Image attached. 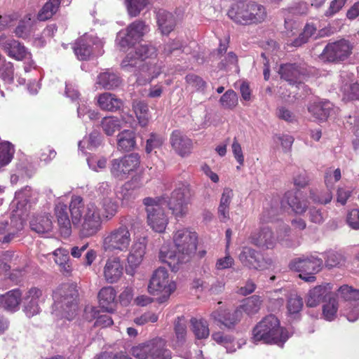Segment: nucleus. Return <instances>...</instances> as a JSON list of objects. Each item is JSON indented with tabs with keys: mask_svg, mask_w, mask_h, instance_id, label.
Segmentation results:
<instances>
[{
	"mask_svg": "<svg viewBox=\"0 0 359 359\" xmlns=\"http://www.w3.org/2000/svg\"><path fill=\"white\" fill-rule=\"evenodd\" d=\"M172 240L176 250L163 245L160 250L159 259L167 264L172 271H177L180 264L188 262L195 255L198 236L195 231L182 228L173 233Z\"/></svg>",
	"mask_w": 359,
	"mask_h": 359,
	"instance_id": "obj_1",
	"label": "nucleus"
},
{
	"mask_svg": "<svg viewBox=\"0 0 359 359\" xmlns=\"http://www.w3.org/2000/svg\"><path fill=\"white\" fill-rule=\"evenodd\" d=\"M72 222L81 238L95 236L102 226L100 209L95 202L83 204L80 196H73L69 204Z\"/></svg>",
	"mask_w": 359,
	"mask_h": 359,
	"instance_id": "obj_2",
	"label": "nucleus"
},
{
	"mask_svg": "<svg viewBox=\"0 0 359 359\" xmlns=\"http://www.w3.org/2000/svg\"><path fill=\"white\" fill-rule=\"evenodd\" d=\"M228 16L238 25H257L267 20L268 13L266 8L257 1H239L231 5Z\"/></svg>",
	"mask_w": 359,
	"mask_h": 359,
	"instance_id": "obj_3",
	"label": "nucleus"
},
{
	"mask_svg": "<svg viewBox=\"0 0 359 359\" xmlns=\"http://www.w3.org/2000/svg\"><path fill=\"white\" fill-rule=\"evenodd\" d=\"M78 291L73 285L65 284L53 293L52 314L57 318L72 320L78 312Z\"/></svg>",
	"mask_w": 359,
	"mask_h": 359,
	"instance_id": "obj_4",
	"label": "nucleus"
},
{
	"mask_svg": "<svg viewBox=\"0 0 359 359\" xmlns=\"http://www.w3.org/2000/svg\"><path fill=\"white\" fill-rule=\"evenodd\" d=\"M288 338V332L280 327L278 319L273 315L263 318L252 331V340L255 342L263 341L266 344L282 346Z\"/></svg>",
	"mask_w": 359,
	"mask_h": 359,
	"instance_id": "obj_5",
	"label": "nucleus"
},
{
	"mask_svg": "<svg viewBox=\"0 0 359 359\" xmlns=\"http://www.w3.org/2000/svg\"><path fill=\"white\" fill-rule=\"evenodd\" d=\"M176 289L175 280L164 267H158L153 272L147 285L148 293L156 297L159 304L167 302Z\"/></svg>",
	"mask_w": 359,
	"mask_h": 359,
	"instance_id": "obj_6",
	"label": "nucleus"
},
{
	"mask_svg": "<svg viewBox=\"0 0 359 359\" xmlns=\"http://www.w3.org/2000/svg\"><path fill=\"white\" fill-rule=\"evenodd\" d=\"M166 201L163 198L147 197L143 200L147 214V224L155 232H164L168 224L165 211Z\"/></svg>",
	"mask_w": 359,
	"mask_h": 359,
	"instance_id": "obj_7",
	"label": "nucleus"
},
{
	"mask_svg": "<svg viewBox=\"0 0 359 359\" xmlns=\"http://www.w3.org/2000/svg\"><path fill=\"white\" fill-rule=\"evenodd\" d=\"M130 354L136 359H171L172 354L166 348V341L155 338L131 348Z\"/></svg>",
	"mask_w": 359,
	"mask_h": 359,
	"instance_id": "obj_8",
	"label": "nucleus"
},
{
	"mask_svg": "<svg viewBox=\"0 0 359 359\" xmlns=\"http://www.w3.org/2000/svg\"><path fill=\"white\" fill-rule=\"evenodd\" d=\"M131 233L126 226H120L108 232L102 239V248L106 252L118 254L128 250Z\"/></svg>",
	"mask_w": 359,
	"mask_h": 359,
	"instance_id": "obj_9",
	"label": "nucleus"
},
{
	"mask_svg": "<svg viewBox=\"0 0 359 359\" xmlns=\"http://www.w3.org/2000/svg\"><path fill=\"white\" fill-rule=\"evenodd\" d=\"M140 156L137 153L126 154L113 158L109 163L111 175L115 180L123 181L133 175L140 167Z\"/></svg>",
	"mask_w": 359,
	"mask_h": 359,
	"instance_id": "obj_10",
	"label": "nucleus"
},
{
	"mask_svg": "<svg viewBox=\"0 0 359 359\" xmlns=\"http://www.w3.org/2000/svg\"><path fill=\"white\" fill-rule=\"evenodd\" d=\"M191 196L187 183L180 182L176 185L168 201V205L177 219L182 218L187 215Z\"/></svg>",
	"mask_w": 359,
	"mask_h": 359,
	"instance_id": "obj_11",
	"label": "nucleus"
},
{
	"mask_svg": "<svg viewBox=\"0 0 359 359\" xmlns=\"http://www.w3.org/2000/svg\"><path fill=\"white\" fill-rule=\"evenodd\" d=\"M156 56V50L152 46H140L135 51H130L121 64L126 72L137 73L143 62L149 57Z\"/></svg>",
	"mask_w": 359,
	"mask_h": 359,
	"instance_id": "obj_12",
	"label": "nucleus"
},
{
	"mask_svg": "<svg viewBox=\"0 0 359 359\" xmlns=\"http://www.w3.org/2000/svg\"><path fill=\"white\" fill-rule=\"evenodd\" d=\"M46 300V295L40 288L32 287L22 294V308L25 316L30 318L39 315L41 305Z\"/></svg>",
	"mask_w": 359,
	"mask_h": 359,
	"instance_id": "obj_13",
	"label": "nucleus"
},
{
	"mask_svg": "<svg viewBox=\"0 0 359 359\" xmlns=\"http://www.w3.org/2000/svg\"><path fill=\"white\" fill-rule=\"evenodd\" d=\"M103 42L93 35H84L80 38L74 46V51L77 58L81 60H88L91 55L102 54Z\"/></svg>",
	"mask_w": 359,
	"mask_h": 359,
	"instance_id": "obj_14",
	"label": "nucleus"
},
{
	"mask_svg": "<svg viewBox=\"0 0 359 359\" xmlns=\"http://www.w3.org/2000/svg\"><path fill=\"white\" fill-rule=\"evenodd\" d=\"M353 46L348 41L341 39L328 43L320 55L322 60L338 62L346 60L352 53Z\"/></svg>",
	"mask_w": 359,
	"mask_h": 359,
	"instance_id": "obj_15",
	"label": "nucleus"
},
{
	"mask_svg": "<svg viewBox=\"0 0 359 359\" xmlns=\"http://www.w3.org/2000/svg\"><path fill=\"white\" fill-rule=\"evenodd\" d=\"M238 259L244 266L260 271L270 268L273 263L271 258L263 257L257 250L248 246L242 248Z\"/></svg>",
	"mask_w": 359,
	"mask_h": 359,
	"instance_id": "obj_16",
	"label": "nucleus"
},
{
	"mask_svg": "<svg viewBox=\"0 0 359 359\" xmlns=\"http://www.w3.org/2000/svg\"><path fill=\"white\" fill-rule=\"evenodd\" d=\"M147 241L146 237L135 238L129 248L127 255V273L133 276L136 269L142 264L147 250Z\"/></svg>",
	"mask_w": 359,
	"mask_h": 359,
	"instance_id": "obj_17",
	"label": "nucleus"
},
{
	"mask_svg": "<svg viewBox=\"0 0 359 359\" xmlns=\"http://www.w3.org/2000/svg\"><path fill=\"white\" fill-rule=\"evenodd\" d=\"M0 48L11 58L18 61L31 59V53L20 42L5 34H0Z\"/></svg>",
	"mask_w": 359,
	"mask_h": 359,
	"instance_id": "obj_18",
	"label": "nucleus"
},
{
	"mask_svg": "<svg viewBox=\"0 0 359 359\" xmlns=\"http://www.w3.org/2000/svg\"><path fill=\"white\" fill-rule=\"evenodd\" d=\"M148 31L147 26L142 21H135L130 24L126 32L121 31L116 37V43L121 48H126L134 44Z\"/></svg>",
	"mask_w": 359,
	"mask_h": 359,
	"instance_id": "obj_19",
	"label": "nucleus"
},
{
	"mask_svg": "<svg viewBox=\"0 0 359 359\" xmlns=\"http://www.w3.org/2000/svg\"><path fill=\"white\" fill-rule=\"evenodd\" d=\"M322 267L323 260L312 255L294 259L290 264L292 270L304 273H316Z\"/></svg>",
	"mask_w": 359,
	"mask_h": 359,
	"instance_id": "obj_20",
	"label": "nucleus"
},
{
	"mask_svg": "<svg viewBox=\"0 0 359 359\" xmlns=\"http://www.w3.org/2000/svg\"><path fill=\"white\" fill-rule=\"evenodd\" d=\"M156 56L148 58L149 60H144L140 69L136 73L137 82L140 85H144L150 83L153 79L157 78L161 73V65L156 62Z\"/></svg>",
	"mask_w": 359,
	"mask_h": 359,
	"instance_id": "obj_21",
	"label": "nucleus"
},
{
	"mask_svg": "<svg viewBox=\"0 0 359 359\" xmlns=\"http://www.w3.org/2000/svg\"><path fill=\"white\" fill-rule=\"evenodd\" d=\"M308 8L309 7L306 3L298 2L295 4L292 7L289 8L287 10H283L282 11L285 17V34L287 37L290 38L294 36L297 32L299 28L298 23L292 19H290L287 14H306L308 11Z\"/></svg>",
	"mask_w": 359,
	"mask_h": 359,
	"instance_id": "obj_22",
	"label": "nucleus"
},
{
	"mask_svg": "<svg viewBox=\"0 0 359 359\" xmlns=\"http://www.w3.org/2000/svg\"><path fill=\"white\" fill-rule=\"evenodd\" d=\"M123 275V266L118 257H111L103 267V276L109 283H117Z\"/></svg>",
	"mask_w": 359,
	"mask_h": 359,
	"instance_id": "obj_23",
	"label": "nucleus"
},
{
	"mask_svg": "<svg viewBox=\"0 0 359 359\" xmlns=\"http://www.w3.org/2000/svg\"><path fill=\"white\" fill-rule=\"evenodd\" d=\"M332 286L330 283L317 285L311 289L306 295V304L309 307H316L332 294Z\"/></svg>",
	"mask_w": 359,
	"mask_h": 359,
	"instance_id": "obj_24",
	"label": "nucleus"
},
{
	"mask_svg": "<svg viewBox=\"0 0 359 359\" xmlns=\"http://www.w3.org/2000/svg\"><path fill=\"white\" fill-rule=\"evenodd\" d=\"M251 243L263 249H273L277 243L278 238H275L272 231L268 227L261 229L258 232H255L250 237Z\"/></svg>",
	"mask_w": 359,
	"mask_h": 359,
	"instance_id": "obj_25",
	"label": "nucleus"
},
{
	"mask_svg": "<svg viewBox=\"0 0 359 359\" xmlns=\"http://www.w3.org/2000/svg\"><path fill=\"white\" fill-rule=\"evenodd\" d=\"M8 220L0 221V236H4L0 238L2 243L10 242L17 233L23 229V222L21 219L13 217Z\"/></svg>",
	"mask_w": 359,
	"mask_h": 359,
	"instance_id": "obj_26",
	"label": "nucleus"
},
{
	"mask_svg": "<svg viewBox=\"0 0 359 359\" xmlns=\"http://www.w3.org/2000/svg\"><path fill=\"white\" fill-rule=\"evenodd\" d=\"M170 142L172 149L181 156L189 155L192 149V140L180 130L172 133Z\"/></svg>",
	"mask_w": 359,
	"mask_h": 359,
	"instance_id": "obj_27",
	"label": "nucleus"
},
{
	"mask_svg": "<svg viewBox=\"0 0 359 359\" xmlns=\"http://www.w3.org/2000/svg\"><path fill=\"white\" fill-rule=\"evenodd\" d=\"M341 177V172L339 168L332 169L328 168L325 172V183L329 191L326 193L325 197L316 198L314 196H311L313 201L320 203L327 204L332 201V194L331 190L334 189L336 182L340 180Z\"/></svg>",
	"mask_w": 359,
	"mask_h": 359,
	"instance_id": "obj_28",
	"label": "nucleus"
},
{
	"mask_svg": "<svg viewBox=\"0 0 359 359\" xmlns=\"http://www.w3.org/2000/svg\"><path fill=\"white\" fill-rule=\"evenodd\" d=\"M55 215L61 235L64 237H68L72 233V222H71L69 219L67 205L62 202H58L55 205Z\"/></svg>",
	"mask_w": 359,
	"mask_h": 359,
	"instance_id": "obj_29",
	"label": "nucleus"
},
{
	"mask_svg": "<svg viewBox=\"0 0 359 359\" xmlns=\"http://www.w3.org/2000/svg\"><path fill=\"white\" fill-rule=\"evenodd\" d=\"M211 317L228 328L234 327L243 318L242 311L238 308L232 313L222 309L215 311Z\"/></svg>",
	"mask_w": 359,
	"mask_h": 359,
	"instance_id": "obj_30",
	"label": "nucleus"
},
{
	"mask_svg": "<svg viewBox=\"0 0 359 359\" xmlns=\"http://www.w3.org/2000/svg\"><path fill=\"white\" fill-rule=\"evenodd\" d=\"M20 302L22 303V292L19 289L12 290L0 296L1 306L8 311H18Z\"/></svg>",
	"mask_w": 359,
	"mask_h": 359,
	"instance_id": "obj_31",
	"label": "nucleus"
},
{
	"mask_svg": "<svg viewBox=\"0 0 359 359\" xmlns=\"http://www.w3.org/2000/svg\"><path fill=\"white\" fill-rule=\"evenodd\" d=\"M116 296V291L111 286L101 289L98 294V299L102 309L107 313H112L115 310Z\"/></svg>",
	"mask_w": 359,
	"mask_h": 359,
	"instance_id": "obj_32",
	"label": "nucleus"
},
{
	"mask_svg": "<svg viewBox=\"0 0 359 359\" xmlns=\"http://www.w3.org/2000/svg\"><path fill=\"white\" fill-rule=\"evenodd\" d=\"M332 109V104L329 101H315L308 106L309 112L317 120L325 121Z\"/></svg>",
	"mask_w": 359,
	"mask_h": 359,
	"instance_id": "obj_33",
	"label": "nucleus"
},
{
	"mask_svg": "<svg viewBox=\"0 0 359 359\" xmlns=\"http://www.w3.org/2000/svg\"><path fill=\"white\" fill-rule=\"evenodd\" d=\"M132 118L131 116L126 118L124 116L120 119L116 116H106L102 119L101 127L104 133L108 135H112L116 131L120 130L122 127V123H129L130 119Z\"/></svg>",
	"mask_w": 359,
	"mask_h": 359,
	"instance_id": "obj_34",
	"label": "nucleus"
},
{
	"mask_svg": "<svg viewBox=\"0 0 359 359\" xmlns=\"http://www.w3.org/2000/svg\"><path fill=\"white\" fill-rule=\"evenodd\" d=\"M118 149L123 151H130L136 146V137L134 131L124 130L117 135Z\"/></svg>",
	"mask_w": 359,
	"mask_h": 359,
	"instance_id": "obj_35",
	"label": "nucleus"
},
{
	"mask_svg": "<svg viewBox=\"0 0 359 359\" xmlns=\"http://www.w3.org/2000/svg\"><path fill=\"white\" fill-rule=\"evenodd\" d=\"M285 199L296 214H303L307 208V201L299 192L288 191L285 195Z\"/></svg>",
	"mask_w": 359,
	"mask_h": 359,
	"instance_id": "obj_36",
	"label": "nucleus"
},
{
	"mask_svg": "<svg viewBox=\"0 0 359 359\" xmlns=\"http://www.w3.org/2000/svg\"><path fill=\"white\" fill-rule=\"evenodd\" d=\"M156 17L157 23L162 34H168L173 30L176 25V20L171 13L160 10L158 11Z\"/></svg>",
	"mask_w": 359,
	"mask_h": 359,
	"instance_id": "obj_37",
	"label": "nucleus"
},
{
	"mask_svg": "<svg viewBox=\"0 0 359 359\" xmlns=\"http://www.w3.org/2000/svg\"><path fill=\"white\" fill-rule=\"evenodd\" d=\"M97 102L100 107L105 111H114L123 106L122 100L109 93L101 94L98 97Z\"/></svg>",
	"mask_w": 359,
	"mask_h": 359,
	"instance_id": "obj_38",
	"label": "nucleus"
},
{
	"mask_svg": "<svg viewBox=\"0 0 359 359\" xmlns=\"http://www.w3.org/2000/svg\"><path fill=\"white\" fill-rule=\"evenodd\" d=\"M30 227L32 231L39 234L49 232L53 227L50 215H44L32 218L30 221Z\"/></svg>",
	"mask_w": 359,
	"mask_h": 359,
	"instance_id": "obj_39",
	"label": "nucleus"
},
{
	"mask_svg": "<svg viewBox=\"0 0 359 359\" xmlns=\"http://www.w3.org/2000/svg\"><path fill=\"white\" fill-rule=\"evenodd\" d=\"M132 107L139 124L142 127L147 126L150 119L147 103L142 100H135L133 102Z\"/></svg>",
	"mask_w": 359,
	"mask_h": 359,
	"instance_id": "obj_40",
	"label": "nucleus"
},
{
	"mask_svg": "<svg viewBox=\"0 0 359 359\" xmlns=\"http://www.w3.org/2000/svg\"><path fill=\"white\" fill-rule=\"evenodd\" d=\"M339 309L337 299L334 294H331L327 299L323 302V318L327 321H332L337 317Z\"/></svg>",
	"mask_w": 359,
	"mask_h": 359,
	"instance_id": "obj_41",
	"label": "nucleus"
},
{
	"mask_svg": "<svg viewBox=\"0 0 359 359\" xmlns=\"http://www.w3.org/2000/svg\"><path fill=\"white\" fill-rule=\"evenodd\" d=\"M233 197V191L231 189L226 187L223 189L218 207L219 215L223 221L229 218V205Z\"/></svg>",
	"mask_w": 359,
	"mask_h": 359,
	"instance_id": "obj_42",
	"label": "nucleus"
},
{
	"mask_svg": "<svg viewBox=\"0 0 359 359\" xmlns=\"http://www.w3.org/2000/svg\"><path fill=\"white\" fill-rule=\"evenodd\" d=\"M191 330L198 339H206L210 334L208 322L203 318H191Z\"/></svg>",
	"mask_w": 359,
	"mask_h": 359,
	"instance_id": "obj_43",
	"label": "nucleus"
},
{
	"mask_svg": "<svg viewBox=\"0 0 359 359\" xmlns=\"http://www.w3.org/2000/svg\"><path fill=\"white\" fill-rule=\"evenodd\" d=\"M121 83L119 76L113 72L107 71L100 74L97 77V84L108 90L118 87Z\"/></svg>",
	"mask_w": 359,
	"mask_h": 359,
	"instance_id": "obj_44",
	"label": "nucleus"
},
{
	"mask_svg": "<svg viewBox=\"0 0 359 359\" xmlns=\"http://www.w3.org/2000/svg\"><path fill=\"white\" fill-rule=\"evenodd\" d=\"M261 302L262 301L259 296L253 295L243 300L238 309H241L243 314L245 313L248 316H252L260 309Z\"/></svg>",
	"mask_w": 359,
	"mask_h": 359,
	"instance_id": "obj_45",
	"label": "nucleus"
},
{
	"mask_svg": "<svg viewBox=\"0 0 359 359\" xmlns=\"http://www.w3.org/2000/svg\"><path fill=\"white\" fill-rule=\"evenodd\" d=\"M69 255V251L64 248H57L53 252L55 263L60 266V270L67 274L72 270Z\"/></svg>",
	"mask_w": 359,
	"mask_h": 359,
	"instance_id": "obj_46",
	"label": "nucleus"
},
{
	"mask_svg": "<svg viewBox=\"0 0 359 359\" xmlns=\"http://www.w3.org/2000/svg\"><path fill=\"white\" fill-rule=\"evenodd\" d=\"M31 196L32 189L29 187H25L15 192V198L11 203L12 207L15 206L17 210L26 209V206L29 201Z\"/></svg>",
	"mask_w": 359,
	"mask_h": 359,
	"instance_id": "obj_47",
	"label": "nucleus"
},
{
	"mask_svg": "<svg viewBox=\"0 0 359 359\" xmlns=\"http://www.w3.org/2000/svg\"><path fill=\"white\" fill-rule=\"evenodd\" d=\"M281 78L288 81L290 84H294L300 79V72L294 65H283L279 69Z\"/></svg>",
	"mask_w": 359,
	"mask_h": 359,
	"instance_id": "obj_48",
	"label": "nucleus"
},
{
	"mask_svg": "<svg viewBox=\"0 0 359 359\" xmlns=\"http://www.w3.org/2000/svg\"><path fill=\"white\" fill-rule=\"evenodd\" d=\"M102 209V217L107 219H111L117 212L118 205L114 196L97 202Z\"/></svg>",
	"mask_w": 359,
	"mask_h": 359,
	"instance_id": "obj_49",
	"label": "nucleus"
},
{
	"mask_svg": "<svg viewBox=\"0 0 359 359\" xmlns=\"http://www.w3.org/2000/svg\"><path fill=\"white\" fill-rule=\"evenodd\" d=\"M101 135L98 132L93 131L88 137H85L79 142V149L84 152L83 149L86 147L87 149L93 150L101 144Z\"/></svg>",
	"mask_w": 359,
	"mask_h": 359,
	"instance_id": "obj_50",
	"label": "nucleus"
},
{
	"mask_svg": "<svg viewBox=\"0 0 359 359\" xmlns=\"http://www.w3.org/2000/svg\"><path fill=\"white\" fill-rule=\"evenodd\" d=\"M61 0H49L38 14V19L41 21H45L50 19L57 11Z\"/></svg>",
	"mask_w": 359,
	"mask_h": 359,
	"instance_id": "obj_51",
	"label": "nucleus"
},
{
	"mask_svg": "<svg viewBox=\"0 0 359 359\" xmlns=\"http://www.w3.org/2000/svg\"><path fill=\"white\" fill-rule=\"evenodd\" d=\"M325 266L328 268L341 267L345 265L346 258L339 252L328 251L324 257Z\"/></svg>",
	"mask_w": 359,
	"mask_h": 359,
	"instance_id": "obj_52",
	"label": "nucleus"
},
{
	"mask_svg": "<svg viewBox=\"0 0 359 359\" xmlns=\"http://www.w3.org/2000/svg\"><path fill=\"white\" fill-rule=\"evenodd\" d=\"M14 151V147L9 142L0 143V168L11 161Z\"/></svg>",
	"mask_w": 359,
	"mask_h": 359,
	"instance_id": "obj_53",
	"label": "nucleus"
},
{
	"mask_svg": "<svg viewBox=\"0 0 359 359\" xmlns=\"http://www.w3.org/2000/svg\"><path fill=\"white\" fill-rule=\"evenodd\" d=\"M32 14H27L20 21L15 29V34L18 37L25 39L29 36L32 25Z\"/></svg>",
	"mask_w": 359,
	"mask_h": 359,
	"instance_id": "obj_54",
	"label": "nucleus"
},
{
	"mask_svg": "<svg viewBox=\"0 0 359 359\" xmlns=\"http://www.w3.org/2000/svg\"><path fill=\"white\" fill-rule=\"evenodd\" d=\"M316 31V28L313 25L306 24L303 32L299 34V37L291 42L287 41V43L294 47L300 46L303 43H306L309 39L315 34Z\"/></svg>",
	"mask_w": 359,
	"mask_h": 359,
	"instance_id": "obj_55",
	"label": "nucleus"
},
{
	"mask_svg": "<svg viewBox=\"0 0 359 359\" xmlns=\"http://www.w3.org/2000/svg\"><path fill=\"white\" fill-rule=\"evenodd\" d=\"M149 3V0H126L129 15L131 17L137 16Z\"/></svg>",
	"mask_w": 359,
	"mask_h": 359,
	"instance_id": "obj_56",
	"label": "nucleus"
},
{
	"mask_svg": "<svg viewBox=\"0 0 359 359\" xmlns=\"http://www.w3.org/2000/svg\"><path fill=\"white\" fill-rule=\"evenodd\" d=\"M302 307L303 300L302 297L296 293L290 294L287 302V309L289 314L298 313Z\"/></svg>",
	"mask_w": 359,
	"mask_h": 359,
	"instance_id": "obj_57",
	"label": "nucleus"
},
{
	"mask_svg": "<svg viewBox=\"0 0 359 359\" xmlns=\"http://www.w3.org/2000/svg\"><path fill=\"white\" fill-rule=\"evenodd\" d=\"M0 77L7 83H11L14 78L13 64L4 58L1 62Z\"/></svg>",
	"mask_w": 359,
	"mask_h": 359,
	"instance_id": "obj_58",
	"label": "nucleus"
},
{
	"mask_svg": "<svg viewBox=\"0 0 359 359\" xmlns=\"http://www.w3.org/2000/svg\"><path fill=\"white\" fill-rule=\"evenodd\" d=\"M113 196H114V194L112 191L111 187L107 182L99 183L95 188V196L97 202Z\"/></svg>",
	"mask_w": 359,
	"mask_h": 359,
	"instance_id": "obj_59",
	"label": "nucleus"
},
{
	"mask_svg": "<svg viewBox=\"0 0 359 359\" xmlns=\"http://www.w3.org/2000/svg\"><path fill=\"white\" fill-rule=\"evenodd\" d=\"M175 332L177 337V343L179 345L182 344L187 335L186 320L183 316L178 317L175 325Z\"/></svg>",
	"mask_w": 359,
	"mask_h": 359,
	"instance_id": "obj_60",
	"label": "nucleus"
},
{
	"mask_svg": "<svg viewBox=\"0 0 359 359\" xmlns=\"http://www.w3.org/2000/svg\"><path fill=\"white\" fill-rule=\"evenodd\" d=\"M164 141L165 138L162 135L154 133H151L149 138L147 140L146 152L150 154L154 149L161 147Z\"/></svg>",
	"mask_w": 359,
	"mask_h": 359,
	"instance_id": "obj_61",
	"label": "nucleus"
},
{
	"mask_svg": "<svg viewBox=\"0 0 359 359\" xmlns=\"http://www.w3.org/2000/svg\"><path fill=\"white\" fill-rule=\"evenodd\" d=\"M338 295L346 301L359 299V290H355L348 285H343L338 289Z\"/></svg>",
	"mask_w": 359,
	"mask_h": 359,
	"instance_id": "obj_62",
	"label": "nucleus"
},
{
	"mask_svg": "<svg viewBox=\"0 0 359 359\" xmlns=\"http://www.w3.org/2000/svg\"><path fill=\"white\" fill-rule=\"evenodd\" d=\"M220 102L223 107L231 109L234 107L238 102L236 93L232 90H227L220 98Z\"/></svg>",
	"mask_w": 359,
	"mask_h": 359,
	"instance_id": "obj_63",
	"label": "nucleus"
},
{
	"mask_svg": "<svg viewBox=\"0 0 359 359\" xmlns=\"http://www.w3.org/2000/svg\"><path fill=\"white\" fill-rule=\"evenodd\" d=\"M342 90L344 94V99L359 100V83H346L342 87Z\"/></svg>",
	"mask_w": 359,
	"mask_h": 359,
	"instance_id": "obj_64",
	"label": "nucleus"
}]
</instances>
